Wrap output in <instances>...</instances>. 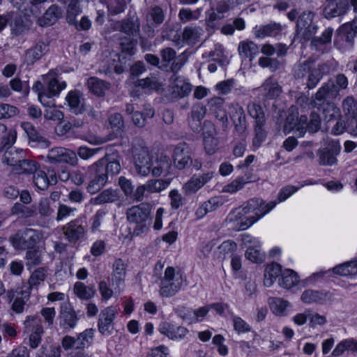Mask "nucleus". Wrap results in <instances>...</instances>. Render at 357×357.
Wrapping results in <instances>:
<instances>
[{"label": "nucleus", "instance_id": "nucleus-1", "mask_svg": "<svg viewBox=\"0 0 357 357\" xmlns=\"http://www.w3.org/2000/svg\"><path fill=\"white\" fill-rule=\"evenodd\" d=\"M121 171V165L116 158L110 155L105 157L89 166L88 173L90 182L87 185V191L90 194H95L99 191L108 181L109 177L112 178Z\"/></svg>", "mask_w": 357, "mask_h": 357}, {"label": "nucleus", "instance_id": "nucleus-2", "mask_svg": "<svg viewBox=\"0 0 357 357\" xmlns=\"http://www.w3.org/2000/svg\"><path fill=\"white\" fill-rule=\"evenodd\" d=\"M152 205L142 202L132 206L126 211V218L130 223L135 225L133 234L138 236L146 231L152 223Z\"/></svg>", "mask_w": 357, "mask_h": 357}, {"label": "nucleus", "instance_id": "nucleus-3", "mask_svg": "<svg viewBox=\"0 0 357 357\" xmlns=\"http://www.w3.org/2000/svg\"><path fill=\"white\" fill-rule=\"evenodd\" d=\"M321 126V118L316 112H312L310 121L305 115H301L295 121L293 115H289L285 121L284 130H294L296 137H303L307 130L310 133L317 132Z\"/></svg>", "mask_w": 357, "mask_h": 357}, {"label": "nucleus", "instance_id": "nucleus-4", "mask_svg": "<svg viewBox=\"0 0 357 357\" xmlns=\"http://www.w3.org/2000/svg\"><path fill=\"white\" fill-rule=\"evenodd\" d=\"M183 282L182 274L172 266L167 267L161 280L160 294L167 298L174 296L181 289Z\"/></svg>", "mask_w": 357, "mask_h": 357}, {"label": "nucleus", "instance_id": "nucleus-5", "mask_svg": "<svg viewBox=\"0 0 357 357\" xmlns=\"http://www.w3.org/2000/svg\"><path fill=\"white\" fill-rule=\"evenodd\" d=\"M348 86V79L343 73H338L335 79H330L324 83L317 91L316 98L317 100H324L325 96L337 98L340 90H344Z\"/></svg>", "mask_w": 357, "mask_h": 357}, {"label": "nucleus", "instance_id": "nucleus-6", "mask_svg": "<svg viewBox=\"0 0 357 357\" xmlns=\"http://www.w3.org/2000/svg\"><path fill=\"white\" fill-rule=\"evenodd\" d=\"M40 236L37 230L24 228L18 230L10 237V242L15 250H27L35 246Z\"/></svg>", "mask_w": 357, "mask_h": 357}, {"label": "nucleus", "instance_id": "nucleus-7", "mask_svg": "<svg viewBox=\"0 0 357 357\" xmlns=\"http://www.w3.org/2000/svg\"><path fill=\"white\" fill-rule=\"evenodd\" d=\"M341 146L337 140H328L317 153L318 162L321 166H333L337 164V156L340 154Z\"/></svg>", "mask_w": 357, "mask_h": 357}, {"label": "nucleus", "instance_id": "nucleus-8", "mask_svg": "<svg viewBox=\"0 0 357 357\" xmlns=\"http://www.w3.org/2000/svg\"><path fill=\"white\" fill-rule=\"evenodd\" d=\"M132 155L137 173L143 176H147L151 172L153 166V161L147 147L134 146Z\"/></svg>", "mask_w": 357, "mask_h": 357}, {"label": "nucleus", "instance_id": "nucleus-9", "mask_svg": "<svg viewBox=\"0 0 357 357\" xmlns=\"http://www.w3.org/2000/svg\"><path fill=\"white\" fill-rule=\"evenodd\" d=\"M46 158L47 162L53 165L65 163L76 166L78 163L77 153L63 147L52 148L48 151Z\"/></svg>", "mask_w": 357, "mask_h": 357}, {"label": "nucleus", "instance_id": "nucleus-10", "mask_svg": "<svg viewBox=\"0 0 357 357\" xmlns=\"http://www.w3.org/2000/svg\"><path fill=\"white\" fill-rule=\"evenodd\" d=\"M314 13L307 10L298 17L296 24L297 34L306 40H309L314 36L317 31V26L313 23Z\"/></svg>", "mask_w": 357, "mask_h": 357}, {"label": "nucleus", "instance_id": "nucleus-11", "mask_svg": "<svg viewBox=\"0 0 357 357\" xmlns=\"http://www.w3.org/2000/svg\"><path fill=\"white\" fill-rule=\"evenodd\" d=\"M58 319L60 327L65 332H69L74 329L79 319L77 312L69 302L61 303Z\"/></svg>", "mask_w": 357, "mask_h": 357}, {"label": "nucleus", "instance_id": "nucleus-12", "mask_svg": "<svg viewBox=\"0 0 357 357\" xmlns=\"http://www.w3.org/2000/svg\"><path fill=\"white\" fill-rule=\"evenodd\" d=\"M335 98V97L327 96L324 97V100H317L315 93L312 96L310 103L313 107H317L319 110L322 112L324 119L326 121H331L340 116L339 108L337 107L334 103L331 102V100Z\"/></svg>", "mask_w": 357, "mask_h": 357}, {"label": "nucleus", "instance_id": "nucleus-13", "mask_svg": "<svg viewBox=\"0 0 357 357\" xmlns=\"http://www.w3.org/2000/svg\"><path fill=\"white\" fill-rule=\"evenodd\" d=\"M277 203L276 201H272L266 204L262 199L254 198L245 202L241 207L243 209L245 215L254 213V216L257 218V219H260L271 211L276 206Z\"/></svg>", "mask_w": 357, "mask_h": 357}, {"label": "nucleus", "instance_id": "nucleus-14", "mask_svg": "<svg viewBox=\"0 0 357 357\" xmlns=\"http://www.w3.org/2000/svg\"><path fill=\"white\" fill-rule=\"evenodd\" d=\"M61 230L70 243H79L84 239L86 235V229L78 220L70 221L62 227Z\"/></svg>", "mask_w": 357, "mask_h": 357}, {"label": "nucleus", "instance_id": "nucleus-15", "mask_svg": "<svg viewBox=\"0 0 357 357\" xmlns=\"http://www.w3.org/2000/svg\"><path fill=\"white\" fill-rule=\"evenodd\" d=\"M160 56L162 62L167 64L172 62L170 70L173 73H177L188 60V56L185 52H183L176 56V51L172 47L162 49L160 52Z\"/></svg>", "mask_w": 357, "mask_h": 357}, {"label": "nucleus", "instance_id": "nucleus-16", "mask_svg": "<svg viewBox=\"0 0 357 357\" xmlns=\"http://www.w3.org/2000/svg\"><path fill=\"white\" fill-rule=\"evenodd\" d=\"M192 150L185 142L178 143L174 150V163L178 169H183L192 163Z\"/></svg>", "mask_w": 357, "mask_h": 357}, {"label": "nucleus", "instance_id": "nucleus-17", "mask_svg": "<svg viewBox=\"0 0 357 357\" xmlns=\"http://www.w3.org/2000/svg\"><path fill=\"white\" fill-rule=\"evenodd\" d=\"M357 35V20L342 24L337 30L335 43L344 42L347 47H351Z\"/></svg>", "mask_w": 357, "mask_h": 357}, {"label": "nucleus", "instance_id": "nucleus-18", "mask_svg": "<svg viewBox=\"0 0 357 357\" xmlns=\"http://www.w3.org/2000/svg\"><path fill=\"white\" fill-rule=\"evenodd\" d=\"M116 310L113 307H107L99 314L98 328L103 335H110L114 330L113 321L116 317Z\"/></svg>", "mask_w": 357, "mask_h": 357}, {"label": "nucleus", "instance_id": "nucleus-19", "mask_svg": "<svg viewBox=\"0 0 357 357\" xmlns=\"http://www.w3.org/2000/svg\"><path fill=\"white\" fill-rule=\"evenodd\" d=\"M206 113V107L201 102L195 104L188 118L190 128L195 132H198L202 128V121Z\"/></svg>", "mask_w": 357, "mask_h": 357}, {"label": "nucleus", "instance_id": "nucleus-20", "mask_svg": "<svg viewBox=\"0 0 357 357\" xmlns=\"http://www.w3.org/2000/svg\"><path fill=\"white\" fill-rule=\"evenodd\" d=\"M66 101L73 113L81 114L85 111V101L80 91L75 89L69 91L66 97Z\"/></svg>", "mask_w": 357, "mask_h": 357}, {"label": "nucleus", "instance_id": "nucleus-21", "mask_svg": "<svg viewBox=\"0 0 357 357\" xmlns=\"http://www.w3.org/2000/svg\"><path fill=\"white\" fill-rule=\"evenodd\" d=\"M49 43L43 40L36 42L25 52V61L28 64H33L49 52Z\"/></svg>", "mask_w": 357, "mask_h": 357}, {"label": "nucleus", "instance_id": "nucleus-22", "mask_svg": "<svg viewBox=\"0 0 357 357\" xmlns=\"http://www.w3.org/2000/svg\"><path fill=\"white\" fill-rule=\"evenodd\" d=\"M349 8V0H337L330 2L324 9V15L326 19H332L345 15Z\"/></svg>", "mask_w": 357, "mask_h": 357}, {"label": "nucleus", "instance_id": "nucleus-23", "mask_svg": "<svg viewBox=\"0 0 357 357\" xmlns=\"http://www.w3.org/2000/svg\"><path fill=\"white\" fill-rule=\"evenodd\" d=\"M33 180L35 186L40 190H47L50 185H55L57 182L56 175L53 171L47 175L39 169L33 174Z\"/></svg>", "mask_w": 357, "mask_h": 357}, {"label": "nucleus", "instance_id": "nucleus-24", "mask_svg": "<svg viewBox=\"0 0 357 357\" xmlns=\"http://www.w3.org/2000/svg\"><path fill=\"white\" fill-rule=\"evenodd\" d=\"M301 299L305 303H319L322 304L331 301L332 294L328 291L307 289L303 292Z\"/></svg>", "mask_w": 357, "mask_h": 357}, {"label": "nucleus", "instance_id": "nucleus-25", "mask_svg": "<svg viewBox=\"0 0 357 357\" xmlns=\"http://www.w3.org/2000/svg\"><path fill=\"white\" fill-rule=\"evenodd\" d=\"M21 127L26 132L30 142L40 145L42 147L47 148L50 142L43 135H41L36 128L29 122H23Z\"/></svg>", "mask_w": 357, "mask_h": 357}, {"label": "nucleus", "instance_id": "nucleus-26", "mask_svg": "<svg viewBox=\"0 0 357 357\" xmlns=\"http://www.w3.org/2000/svg\"><path fill=\"white\" fill-rule=\"evenodd\" d=\"M126 275V264L121 259L115 260L113 264L112 284L116 287L114 288L115 293H120L121 286L123 284Z\"/></svg>", "mask_w": 357, "mask_h": 357}, {"label": "nucleus", "instance_id": "nucleus-27", "mask_svg": "<svg viewBox=\"0 0 357 357\" xmlns=\"http://www.w3.org/2000/svg\"><path fill=\"white\" fill-rule=\"evenodd\" d=\"M328 69V66L326 64H319L317 67L312 68L307 75L306 88L310 90L314 89Z\"/></svg>", "mask_w": 357, "mask_h": 357}, {"label": "nucleus", "instance_id": "nucleus-28", "mask_svg": "<svg viewBox=\"0 0 357 357\" xmlns=\"http://www.w3.org/2000/svg\"><path fill=\"white\" fill-rule=\"evenodd\" d=\"M89 91L98 97H102L105 92L110 89L111 84L105 80L96 77H91L87 80Z\"/></svg>", "mask_w": 357, "mask_h": 357}, {"label": "nucleus", "instance_id": "nucleus-29", "mask_svg": "<svg viewBox=\"0 0 357 357\" xmlns=\"http://www.w3.org/2000/svg\"><path fill=\"white\" fill-rule=\"evenodd\" d=\"M119 24V31L128 36H137L139 33L140 22L137 17L124 19Z\"/></svg>", "mask_w": 357, "mask_h": 357}, {"label": "nucleus", "instance_id": "nucleus-30", "mask_svg": "<svg viewBox=\"0 0 357 357\" xmlns=\"http://www.w3.org/2000/svg\"><path fill=\"white\" fill-rule=\"evenodd\" d=\"M268 303L271 312L279 317L287 315V309L291 307L288 301L278 297H270L268 299Z\"/></svg>", "mask_w": 357, "mask_h": 357}, {"label": "nucleus", "instance_id": "nucleus-31", "mask_svg": "<svg viewBox=\"0 0 357 357\" xmlns=\"http://www.w3.org/2000/svg\"><path fill=\"white\" fill-rule=\"evenodd\" d=\"M38 210L40 215L38 225L42 227L47 226L50 222V218L54 213V209L50 206V200L47 198H41Z\"/></svg>", "mask_w": 357, "mask_h": 357}, {"label": "nucleus", "instance_id": "nucleus-32", "mask_svg": "<svg viewBox=\"0 0 357 357\" xmlns=\"http://www.w3.org/2000/svg\"><path fill=\"white\" fill-rule=\"evenodd\" d=\"M172 167V162L169 157L161 155L155 162H153V166L151 172L153 176H160L161 174L167 175L169 174Z\"/></svg>", "mask_w": 357, "mask_h": 357}, {"label": "nucleus", "instance_id": "nucleus-33", "mask_svg": "<svg viewBox=\"0 0 357 357\" xmlns=\"http://www.w3.org/2000/svg\"><path fill=\"white\" fill-rule=\"evenodd\" d=\"M281 273L282 266L279 264L273 262L267 264L264 271V284L268 287L272 286Z\"/></svg>", "mask_w": 357, "mask_h": 357}, {"label": "nucleus", "instance_id": "nucleus-34", "mask_svg": "<svg viewBox=\"0 0 357 357\" xmlns=\"http://www.w3.org/2000/svg\"><path fill=\"white\" fill-rule=\"evenodd\" d=\"M73 291L79 298L86 301L92 298L96 293L94 285L86 286L81 282L75 283Z\"/></svg>", "mask_w": 357, "mask_h": 357}, {"label": "nucleus", "instance_id": "nucleus-35", "mask_svg": "<svg viewBox=\"0 0 357 357\" xmlns=\"http://www.w3.org/2000/svg\"><path fill=\"white\" fill-rule=\"evenodd\" d=\"M249 115L255 119V125L266 124V118L263 107L256 102H250L247 106Z\"/></svg>", "mask_w": 357, "mask_h": 357}, {"label": "nucleus", "instance_id": "nucleus-36", "mask_svg": "<svg viewBox=\"0 0 357 357\" xmlns=\"http://www.w3.org/2000/svg\"><path fill=\"white\" fill-rule=\"evenodd\" d=\"M261 88L264 91L266 97L269 99L278 97L282 92L281 86L271 77L267 79Z\"/></svg>", "mask_w": 357, "mask_h": 357}, {"label": "nucleus", "instance_id": "nucleus-37", "mask_svg": "<svg viewBox=\"0 0 357 357\" xmlns=\"http://www.w3.org/2000/svg\"><path fill=\"white\" fill-rule=\"evenodd\" d=\"M39 168V164L35 160L23 159L15 168V172L18 174H33Z\"/></svg>", "mask_w": 357, "mask_h": 357}, {"label": "nucleus", "instance_id": "nucleus-38", "mask_svg": "<svg viewBox=\"0 0 357 357\" xmlns=\"http://www.w3.org/2000/svg\"><path fill=\"white\" fill-rule=\"evenodd\" d=\"M63 11L57 5H52L45 11L43 17V24L50 26L54 24L59 18L61 17Z\"/></svg>", "mask_w": 357, "mask_h": 357}, {"label": "nucleus", "instance_id": "nucleus-39", "mask_svg": "<svg viewBox=\"0 0 357 357\" xmlns=\"http://www.w3.org/2000/svg\"><path fill=\"white\" fill-rule=\"evenodd\" d=\"M11 34L18 36L24 34L29 29V26L21 15H15L11 23Z\"/></svg>", "mask_w": 357, "mask_h": 357}, {"label": "nucleus", "instance_id": "nucleus-40", "mask_svg": "<svg viewBox=\"0 0 357 357\" xmlns=\"http://www.w3.org/2000/svg\"><path fill=\"white\" fill-rule=\"evenodd\" d=\"M81 0H68L66 11V21L70 24H77L76 17L81 14Z\"/></svg>", "mask_w": 357, "mask_h": 357}, {"label": "nucleus", "instance_id": "nucleus-41", "mask_svg": "<svg viewBox=\"0 0 357 357\" xmlns=\"http://www.w3.org/2000/svg\"><path fill=\"white\" fill-rule=\"evenodd\" d=\"M238 52L241 57H250L252 61V58L256 56L259 52V47L252 41H243L238 45Z\"/></svg>", "mask_w": 357, "mask_h": 357}, {"label": "nucleus", "instance_id": "nucleus-42", "mask_svg": "<svg viewBox=\"0 0 357 357\" xmlns=\"http://www.w3.org/2000/svg\"><path fill=\"white\" fill-rule=\"evenodd\" d=\"M66 87V84L64 81L60 82L56 78L50 79L45 89V95L48 99H53V97L58 96L61 91Z\"/></svg>", "mask_w": 357, "mask_h": 357}, {"label": "nucleus", "instance_id": "nucleus-43", "mask_svg": "<svg viewBox=\"0 0 357 357\" xmlns=\"http://www.w3.org/2000/svg\"><path fill=\"white\" fill-rule=\"evenodd\" d=\"M119 199V192L116 190L107 189L102 191L94 199V204H103L106 203H112L118 201Z\"/></svg>", "mask_w": 357, "mask_h": 357}, {"label": "nucleus", "instance_id": "nucleus-44", "mask_svg": "<svg viewBox=\"0 0 357 357\" xmlns=\"http://www.w3.org/2000/svg\"><path fill=\"white\" fill-rule=\"evenodd\" d=\"M280 31L281 25L278 23L272 22L260 26L255 31V34L257 38H264L266 36H275Z\"/></svg>", "mask_w": 357, "mask_h": 357}, {"label": "nucleus", "instance_id": "nucleus-45", "mask_svg": "<svg viewBox=\"0 0 357 357\" xmlns=\"http://www.w3.org/2000/svg\"><path fill=\"white\" fill-rule=\"evenodd\" d=\"M45 89L46 86L40 81H37L32 87L33 91L38 93V100L44 107H53L55 105V100L48 99V97L45 95Z\"/></svg>", "mask_w": 357, "mask_h": 357}, {"label": "nucleus", "instance_id": "nucleus-46", "mask_svg": "<svg viewBox=\"0 0 357 357\" xmlns=\"http://www.w3.org/2000/svg\"><path fill=\"white\" fill-rule=\"evenodd\" d=\"M26 333H43L41 319L36 315L28 316L24 321Z\"/></svg>", "mask_w": 357, "mask_h": 357}, {"label": "nucleus", "instance_id": "nucleus-47", "mask_svg": "<svg viewBox=\"0 0 357 357\" xmlns=\"http://www.w3.org/2000/svg\"><path fill=\"white\" fill-rule=\"evenodd\" d=\"M334 273L340 275H354L357 274V261H351L337 265L333 268Z\"/></svg>", "mask_w": 357, "mask_h": 357}, {"label": "nucleus", "instance_id": "nucleus-48", "mask_svg": "<svg viewBox=\"0 0 357 357\" xmlns=\"http://www.w3.org/2000/svg\"><path fill=\"white\" fill-rule=\"evenodd\" d=\"M299 278L297 273L290 269H287L282 274L280 285L285 289H290L298 284Z\"/></svg>", "mask_w": 357, "mask_h": 357}, {"label": "nucleus", "instance_id": "nucleus-49", "mask_svg": "<svg viewBox=\"0 0 357 357\" xmlns=\"http://www.w3.org/2000/svg\"><path fill=\"white\" fill-rule=\"evenodd\" d=\"M94 329L87 328L77 335V345L78 350H83L91 344L94 337Z\"/></svg>", "mask_w": 357, "mask_h": 357}, {"label": "nucleus", "instance_id": "nucleus-50", "mask_svg": "<svg viewBox=\"0 0 357 357\" xmlns=\"http://www.w3.org/2000/svg\"><path fill=\"white\" fill-rule=\"evenodd\" d=\"M213 134L212 130L204 132V146L208 155L214 154L218 149V139Z\"/></svg>", "mask_w": 357, "mask_h": 357}, {"label": "nucleus", "instance_id": "nucleus-51", "mask_svg": "<svg viewBox=\"0 0 357 357\" xmlns=\"http://www.w3.org/2000/svg\"><path fill=\"white\" fill-rule=\"evenodd\" d=\"M19 294H20L21 296L16 297L11 306L12 310L17 314L23 312L24 305L30 297V292L28 290H21L20 292H17V295Z\"/></svg>", "mask_w": 357, "mask_h": 357}, {"label": "nucleus", "instance_id": "nucleus-52", "mask_svg": "<svg viewBox=\"0 0 357 357\" xmlns=\"http://www.w3.org/2000/svg\"><path fill=\"white\" fill-rule=\"evenodd\" d=\"M172 79H173L174 87L177 89V92L181 97L188 96L192 91V85L177 76L176 73L173 74Z\"/></svg>", "mask_w": 357, "mask_h": 357}, {"label": "nucleus", "instance_id": "nucleus-53", "mask_svg": "<svg viewBox=\"0 0 357 357\" xmlns=\"http://www.w3.org/2000/svg\"><path fill=\"white\" fill-rule=\"evenodd\" d=\"M164 20L165 14L161 7L155 6L151 8L147 16V20L151 26H158L164 22Z\"/></svg>", "mask_w": 357, "mask_h": 357}, {"label": "nucleus", "instance_id": "nucleus-54", "mask_svg": "<svg viewBox=\"0 0 357 357\" xmlns=\"http://www.w3.org/2000/svg\"><path fill=\"white\" fill-rule=\"evenodd\" d=\"M313 62L306 60L296 63L294 67V76L296 79H303L312 69Z\"/></svg>", "mask_w": 357, "mask_h": 357}, {"label": "nucleus", "instance_id": "nucleus-55", "mask_svg": "<svg viewBox=\"0 0 357 357\" xmlns=\"http://www.w3.org/2000/svg\"><path fill=\"white\" fill-rule=\"evenodd\" d=\"M4 132L0 142V151L13 150L12 146L15 142L17 132L14 130H10L8 132L6 130Z\"/></svg>", "mask_w": 357, "mask_h": 357}, {"label": "nucleus", "instance_id": "nucleus-56", "mask_svg": "<svg viewBox=\"0 0 357 357\" xmlns=\"http://www.w3.org/2000/svg\"><path fill=\"white\" fill-rule=\"evenodd\" d=\"M61 348L59 346L46 344L42 346L37 353L36 357H60Z\"/></svg>", "mask_w": 357, "mask_h": 357}, {"label": "nucleus", "instance_id": "nucleus-57", "mask_svg": "<svg viewBox=\"0 0 357 357\" xmlns=\"http://www.w3.org/2000/svg\"><path fill=\"white\" fill-rule=\"evenodd\" d=\"M169 180L152 179L145 183L146 191L151 193L160 192L165 190L169 184Z\"/></svg>", "mask_w": 357, "mask_h": 357}, {"label": "nucleus", "instance_id": "nucleus-58", "mask_svg": "<svg viewBox=\"0 0 357 357\" xmlns=\"http://www.w3.org/2000/svg\"><path fill=\"white\" fill-rule=\"evenodd\" d=\"M251 181L250 177H238L223 188V192L234 193L242 189L245 183Z\"/></svg>", "mask_w": 357, "mask_h": 357}, {"label": "nucleus", "instance_id": "nucleus-59", "mask_svg": "<svg viewBox=\"0 0 357 357\" xmlns=\"http://www.w3.org/2000/svg\"><path fill=\"white\" fill-rule=\"evenodd\" d=\"M46 278V271L44 268H38L35 270L29 279V287L27 290L37 287Z\"/></svg>", "mask_w": 357, "mask_h": 357}, {"label": "nucleus", "instance_id": "nucleus-60", "mask_svg": "<svg viewBox=\"0 0 357 357\" xmlns=\"http://www.w3.org/2000/svg\"><path fill=\"white\" fill-rule=\"evenodd\" d=\"M342 109L349 118L357 116V101L352 96H347L342 102Z\"/></svg>", "mask_w": 357, "mask_h": 357}, {"label": "nucleus", "instance_id": "nucleus-61", "mask_svg": "<svg viewBox=\"0 0 357 357\" xmlns=\"http://www.w3.org/2000/svg\"><path fill=\"white\" fill-rule=\"evenodd\" d=\"M11 213L14 215H19L22 218H28L36 215V211L31 208L22 205L20 203H15L11 208Z\"/></svg>", "mask_w": 357, "mask_h": 357}, {"label": "nucleus", "instance_id": "nucleus-62", "mask_svg": "<svg viewBox=\"0 0 357 357\" xmlns=\"http://www.w3.org/2000/svg\"><path fill=\"white\" fill-rule=\"evenodd\" d=\"M26 266L29 269L38 265L41 262V255L38 250H29L26 253Z\"/></svg>", "mask_w": 357, "mask_h": 357}, {"label": "nucleus", "instance_id": "nucleus-63", "mask_svg": "<svg viewBox=\"0 0 357 357\" xmlns=\"http://www.w3.org/2000/svg\"><path fill=\"white\" fill-rule=\"evenodd\" d=\"M208 56L213 61H217L220 66H225L228 63L227 57L224 54V49L220 44L215 45V49L208 53Z\"/></svg>", "mask_w": 357, "mask_h": 357}, {"label": "nucleus", "instance_id": "nucleus-64", "mask_svg": "<svg viewBox=\"0 0 357 357\" xmlns=\"http://www.w3.org/2000/svg\"><path fill=\"white\" fill-rule=\"evenodd\" d=\"M21 160L18 156L17 151L6 150L2 158V161L8 165L12 166L13 171L15 172V168Z\"/></svg>", "mask_w": 357, "mask_h": 357}]
</instances>
